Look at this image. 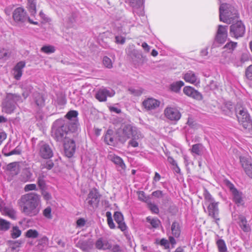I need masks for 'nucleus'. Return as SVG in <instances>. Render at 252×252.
<instances>
[{"mask_svg":"<svg viewBox=\"0 0 252 252\" xmlns=\"http://www.w3.org/2000/svg\"><path fill=\"white\" fill-rule=\"evenodd\" d=\"M142 104L147 111L152 112L159 107L160 102L156 99L151 97L144 100Z\"/></svg>","mask_w":252,"mask_h":252,"instance_id":"nucleus-17","label":"nucleus"},{"mask_svg":"<svg viewBox=\"0 0 252 252\" xmlns=\"http://www.w3.org/2000/svg\"><path fill=\"white\" fill-rule=\"evenodd\" d=\"M204 196L205 200H206V205H207L211 202H216L212 196L207 189H205L204 191Z\"/></svg>","mask_w":252,"mask_h":252,"instance_id":"nucleus-51","label":"nucleus"},{"mask_svg":"<svg viewBox=\"0 0 252 252\" xmlns=\"http://www.w3.org/2000/svg\"><path fill=\"white\" fill-rule=\"evenodd\" d=\"M36 0H27V8L31 15L34 16L36 13Z\"/></svg>","mask_w":252,"mask_h":252,"instance_id":"nucleus-34","label":"nucleus"},{"mask_svg":"<svg viewBox=\"0 0 252 252\" xmlns=\"http://www.w3.org/2000/svg\"><path fill=\"white\" fill-rule=\"evenodd\" d=\"M21 234V231L17 226H13L11 231V237L16 239L19 237Z\"/></svg>","mask_w":252,"mask_h":252,"instance_id":"nucleus-49","label":"nucleus"},{"mask_svg":"<svg viewBox=\"0 0 252 252\" xmlns=\"http://www.w3.org/2000/svg\"><path fill=\"white\" fill-rule=\"evenodd\" d=\"M78 115V112L76 110H70L65 115V117L67 120L65 121L68 123L71 130H76L78 128L79 126Z\"/></svg>","mask_w":252,"mask_h":252,"instance_id":"nucleus-12","label":"nucleus"},{"mask_svg":"<svg viewBox=\"0 0 252 252\" xmlns=\"http://www.w3.org/2000/svg\"><path fill=\"white\" fill-rule=\"evenodd\" d=\"M111 131L108 130L104 136V141L106 144L110 145H113L115 143L113 135L111 134Z\"/></svg>","mask_w":252,"mask_h":252,"instance_id":"nucleus-39","label":"nucleus"},{"mask_svg":"<svg viewBox=\"0 0 252 252\" xmlns=\"http://www.w3.org/2000/svg\"><path fill=\"white\" fill-rule=\"evenodd\" d=\"M115 94V92L106 88L99 89L96 92L95 97L99 101H106L108 96L111 97Z\"/></svg>","mask_w":252,"mask_h":252,"instance_id":"nucleus-16","label":"nucleus"},{"mask_svg":"<svg viewBox=\"0 0 252 252\" xmlns=\"http://www.w3.org/2000/svg\"><path fill=\"white\" fill-rule=\"evenodd\" d=\"M34 103L39 109L42 108L45 104L44 100L42 96L39 94H35Z\"/></svg>","mask_w":252,"mask_h":252,"instance_id":"nucleus-37","label":"nucleus"},{"mask_svg":"<svg viewBox=\"0 0 252 252\" xmlns=\"http://www.w3.org/2000/svg\"><path fill=\"white\" fill-rule=\"evenodd\" d=\"M160 179H161V176L159 175V174L158 173L156 172L155 173V176L153 178V182H152V184L153 185H156V183L158 182L160 180Z\"/></svg>","mask_w":252,"mask_h":252,"instance_id":"nucleus-63","label":"nucleus"},{"mask_svg":"<svg viewBox=\"0 0 252 252\" xmlns=\"http://www.w3.org/2000/svg\"><path fill=\"white\" fill-rule=\"evenodd\" d=\"M155 244L163 246L164 249H168L170 248L169 241L165 238H162L160 240L156 239Z\"/></svg>","mask_w":252,"mask_h":252,"instance_id":"nucleus-43","label":"nucleus"},{"mask_svg":"<svg viewBox=\"0 0 252 252\" xmlns=\"http://www.w3.org/2000/svg\"><path fill=\"white\" fill-rule=\"evenodd\" d=\"M111 160L117 165L119 171L125 170L126 166L121 158L118 156L114 155L112 157Z\"/></svg>","mask_w":252,"mask_h":252,"instance_id":"nucleus-27","label":"nucleus"},{"mask_svg":"<svg viewBox=\"0 0 252 252\" xmlns=\"http://www.w3.org/2000/svg\"><path fill=\"white\" fill-rule=\"evenodd\" d=\"M224 185L229 190L232 196V201L237 206H244L245 201L244 196L242 192L238 190L234 185L228 180L225 179L223 181Z\"/></svg>","mask_w":252,"mask_h":252,"instance_id":"nucleus-6","label":"nucleus"},{"mask_svg":"<svg viewBox=\"0 0 252 252\" xmlns=\"http://www.w3.org/2000/svg\"><path fill=\"white\" fill-rule=\"evenodd\" d=\"M227 26H222L220 25L218 26L217 34L215 37V41L223 44L226 40L227 37Z\"/></svg>","mask_w":252,"mask_h":252,"instance_id":"nucleus-15","label":"nucleus"},{"mask_svg":"<svg viewBox=\"0 0 252 252\" xmlns=\"http://www.w3.org/2000/svg\"><path fill=\"white\" fill-rule=\"evenodd\" d=\"M128 91L131 94L135 96H140L142 94L143 91V89L140 88H130L128 89Z\"/></svg>","mask_w":252,"mask_h":252,"instance_id":"nucleus-52","label":"nucleus"},{"mask_svg":"<svg viewBox=\"0 0 252 252\" xmlns=\"http://www.w3.org/2000/svg\"><path fill=\"white\" fill-rule=\"evenodd\" d=\"M95 247L97 250L106 251L110 250L111 248V244L109 243L108 240L101 237L96 241Z\"/></svg>","mask_w":252,"mask_h":252,"instance_id":"nucleus-24","label":"nucleus"},{"mask_svg":"<svg viewBox=\"0 0 252 252\" xmlns=\"http://www.w3.org/2000/svg\"><path fill=\"white\" fill-rule=\"evenodd\" d=\"M21 153L22 150L21 148L19 146H17L14 149L10 151L9 154H8V155H10V156L13 155H19Z\"/></svg>","mask_w":252,"mask_h":252,"instance_id":"nucleus-57","label":"nucleus"},{"mask_svg":"<svg viewBox=\"0 0 252 252\" xmlns=\"http://www.w3.org/2000/svg\"><path fill=\"white\" fill-rule=\"evenodd\" d=\"M77 15L76 13H73L68 15L65 21V26L67 29L73 28L76 22Z\"/></svg>","mask_w":252,"mask_h":252,"instance_id":"nucleus-26","label":"nucleus"},{"mask_svg":"<svg viewBox=\"0 0 252 252\" xmlns=\"http://www.w3.org/2000/svg\"><path fill=\"white\" fill-rule=\"evenodd\" d=\"M110 250L111 252H123L122 248L118 244H115L113 246L111 245Z\"/></svg>","mask_w":252,"mask_h":252,"instance_id":"nucleus-58","label":"nucleus"},{"mask_svg":"<svg viewBox=\"0 0 252 252\" xmlns=\"http://www.w3.org/2000/svg\"><path fill=\"white\" fill-rule=\"evenodd\" d=\"M245 81L247 85L252 88V64L249 65L245 71Z\"/></svg>","mask_w":252,"mask_h":252,"instance_id":"nucleus-33","label":"nucleus"},{"mask_svg":"<svg viewBox=\"0 0 252 252\" xmlns=\"http://www.w3.org/2000/svg\"><path fill=\"white\" fill-rule=\"evenodd\" d=\"M100 197L101 195L98 190L95 188H93L90 190L86 201L91 207H96L99 203Z\"/></svg>","mask_w":252,"mask_h":252,"instance_id":"nucleus-11","label":"nucleus"},{"mask_svg":"<svg viewBox=\"0 0 252 252\" xmlns=\"http://www.w3.org/2000/svg\"><path fill=\"white\" fill-rule=\"evenodd\" d=\"M38 235L39 233L37 230L30 229L26 232L25 236L27 238L34 239L37 238Z\"/></svg>","mask_w":252,"mask_h":252,"instance_id":"nucleus-44","label":"nucleus"},{"mask_svg":"<svg viewBox=\"0 0 252 252\" xmlns=\"http://www.w3.org/2000/svg\"><path fill=\"white\" fill-rule=\"evenodd\" d=\"M204 147L202 144L198 143L192 146L191 152L193 156H201L203 153Z\"/></svg>","mask_w":252,"mask_h":252,"instance_id":"nucleus-32","label":"nucleus"},{"mask_svg":"<svg viewBox=\"0 0 252 252\" xmlns=\"http://www.w3.org/2000/svg\"><path fill=\"white\" fill-rule=\"evenodd\" d=\"M165 117L169 120L176 123L181 118V113L175 107H166L164 111Z\"/></svg>","mask_w":252,"mask_h":252,"instance_id":"nucleus-9","label":"nucleus"},{"mask_svg":"<svg viewBox=\"0 0 252 252\" xmlns=\"http://www.w3.org/2000/svg\"><path fill=\"white\" fill-rule=\"evenodd\" d=\"M184 93L187 95L198 100H201L203 98L202 94L194 88L190 86H186L183 89Z\"/></svg>","mask_w":252,"mask_h":252,"instance_id":"nucleus-19","label":"nucleus"},{"mask_svg":"<svg viewBox=\"0 0 252 252\" xmlns=\"http://www.w3.org/2000/svg\"><path fill=\"white\" fill-rule=\"evenodd\" d=\"M149 208L150 210L155 214H158L159 213V209L158 206L154 204H151L149 205Z\"/></svg>","mask_w":252,"mask_h":252,"instance_id":"nucleus-61","label":"nucleus"},{"mask_svg":"<svg viewBox=\"0 0 252 252\" xmlns=\"http://www.w3.org/2000/svg\"><path fill=\"white\" fill-rule=\"evenodd\" d=\"M14 21L19 24L24 23L27 21L28 15L26 10L21 7L16 8L13 12Z\"/></svg>","mask_w":252,"mask_h":252,"instance_id":"nucleus-14","label":"nucleus"},{"mask_svg":"<svg viewBox=\"0 0 252 252\" xmlns=\"http://www.w3.org/2000/svg\"><path fill=\"white\" fill-rule=\"evenodd\" d=\"M43 175H39L37 179V183L40 188H44L45 185Z\"/></svg>","mask_w":252,"mask_h":252,"instance_id":"nucleus-56","label":"nucleus"},{"mask_svg":"<svg viewBox=\"0 0 252 252\" xmlns=\"http://www.w3.org/2000/svg\"><path fill=\"white\" fill-rule=\"evenodd\" d=\"M11 223L9 221L2 219H0V230L7 231L10 227Z\"/></svg>","mask_w":252,"mask_h":252,"instance_id":"nucleus-40","label":"nucleus"},{"mask_svg":"<svg viewBox=\"0 0 252 252\" xmlns=\"http://www.w3.org/2000/svg\"><path fill=\"white\" fill-rule=\"evenodd\" d=\"M75 131L71 130L68 123L62 119L55 121L52 126V136L57 141L63 143L65 154L68 158L72 157L75 151V143L72 138Z\"/></svg>","mask_w":252,"mask_h":252,"instance_id":"nucleus-1","label":"nucleus"},{"mask_svg":"<svg viewBox=\"0 0 252 252\" xmlns=\"http://www.w3.org/2000/svg\"><path fill=\"white\" fill-rule=\"evenodd\" d=\"M240 162L245 173L252 179V163L247 158L244 157H240Z\"/></svg>","mask_w":252,"mask_h":252,"instance_id":"nucleus-18","label":"nucleus"},{"mask_svg":"<svg viewBox=\"0 0 252 252\" xmlns=\"http://www.w3.org/2000/svg\"><path fill=\"white\" fill-rule=\"evenodd\" d=\"M183 78L186 82L194 84L199 83V79L196 74L191 70L188 71L186 73L184 74Z\"/></svg>","mask_w":252,"mask_h":252,"instance_id":"nucleus-25","label":"nucleus"},{"mask_svg":"<svg viewBox=\"0 0 252 252\" xmlns=\"http://www.w3.org/2000/svg\"><path fill=\"white\" fill-rule=\"evenodd\" d=\"M43 215L47 219H51L52 218L51 208L50 207L46 208L43 212Z\"/></svg>","mask_w":252,"mask_h":252,"instance_id":"nucleus-55","label":"nucleus"},{"mask_svg":"<svg viewBox=\"0 0 252 252\" xmlns=\"http://www.w3.org/2000/svg\"><path fill=\"white\" fill-rule=\"evenodd\" d=\"M55 48L52 45L43 46L41 48V51L47 54H50L55 52Z\"/></svg>","mask_w":252,"mask_h":252,"instance_id":"nucleus-45","label":"nucleus"},{"mask_svg":"<svg viewBox=\"0 0 252 252\" xmlns=\"http://www.w3.org/2000/svg\"><path fill=\"white\" fill-rule=\"evenodd\" d=\"M37 186L34 184H28L26 185L24 187V190L26 192H28L32 190H37Z\"/></svg>","mask_w":252,"mask_h":252,"instance_id":"nucleus-54","label":"nucleus"},{"mask_svg":"<svg viewBox=\"0 0 252 252\" xmlns=\"http://www.w3.org/2000/svg\"><path fill=\"white\" fill-rule=\"evenodd\" d=\"M22 101L21 96L18 94L8 93L2 102V111L7 114H11L15 109L18 102Z\"/></svg>","mask_w":252,"mask_h":252,"instance_id":"nucleus-5","label":"nucleus"},{"mask_svg":"<svg viewBox=\"0 0 252 252\" xmlns=\"http://www.w3.org/2000/svg\"><path fill=\"white\" fill-rule=\"evenodd\" d=\"M131 59L136 68L141 67L147 62L146 56H143L142 52L137 50H134L131 53Z\"/></svg>","mask_w":252,"mask_h":252,"instance_id":"nucleus-13","label":"nucleus"},{"mask_svg":"<svg viewBox=\"0 0 252 252\" xmlns=\"http://www.w3.org/2000/svg\"><path fill=\"white\" fill-rule=\"evenodd\" d=\"M114 218L115 221L118 223V227L121 229V231L125 232L127 230V226L124 221V217L123 214L120 212H115L114 214Z\"/></svg>","mask_w":252,"mask_h":252,"instance_id":"nucleus-23","label":"nucleus"},{"mask_svg":"<svg viewBox=\"0 0 252 252\" xmlns=\"http://www.w3.org/2000/svg\"><path fill=\"white\" fill-rule=\"evenodd\" d=\"M152 195L156 198H159L163 196V193L162 191L157 190L155 191H153L152 193Z\"/></svg>","mask_w":252,"mask_h":252,"instance_id":"nucleus-62","label":"nucleus"},{"mask_svg":"<svg viewBox=\"0 0 252 252\" xmlns=\"http://www.w3.org/2000/svg\"><path fill=\"white\" fill-rule=\"evenodd\" d=\"M233 107L232 102H227L225 103L222 109L225 115H229L231 113Z\"/></svg>","mask_w":252,"mask_h":252,"instance_id":"nucleus-42","label":"nucleus"},{"mask_svg":"<svg viewBox=\"0 0 252 252\" xmlns=\"http://www.w3.org/2000/svg\"><path fill=\"white\" fill-rule=\"evenodd\" d=\"M106 217H107V223L108 224L109 227L111 229H114L115 228V225L112 219L111 213L109 211H107L106 213Z\"/></svg>","mask_w":252,"mask_h":252,"instance_id":"nucleus-48","label":"nucleus"},{"mask_svg":"<svg viewBox=\"0 0 252 252\" xmlns=\"http://www.w3.org/2000/svg\"><path fill=\"white\" fill-rule=\"evenodd\" d=\"M54 165V163L51 160H49L43 162L40 165V168L41 169H47L48 170H51L53 167Z\"/></svg>","mask_w":252,"mask_h":252,"instance_id":"nucleus-47","label":"nucleus"},{"mask_svg":"<svg viewBox=\"0 0 252 252\" xmlns=\"http://www.w3.org/2000/svg\"><path fill=\"white\" fill-rule=\"evenodd\" d=\"M138 198L139 200L145 201L147 199L145 193L143 191H140L138 192Z\"/></svg>","mask_w":252,"mask_h":252,"instance_id":"nucleus-64","label":"nucleus"},{"mask_svg":"<svg viewBox=\"0 0 252 252\" xmlns=\"http://www.w3.org/2000/svg\"><path fill=\"white\" fill-rule=\"evenodd\" d=\"M145 0H126L130 5L133 8L140 7L142 6Z\"/></svg>","mask_w":252,"mask_h":252,"instance_id":"nucleus-41","label":"nucleus"},{"mask_svg":"<svg viewBox=\"0 0 252 252\" xmlns=\"http://www.w3.org/2000/svg\"><path fill=\"white\" fill-rule=\"evenodd\" d=\"M118 133L119 140L123 143L131 137L142 138L143 137L141 132L136 127L130 124L122 125L118 130Z\"/></svg>","mask_w":252,"mask_h":252,"instance_id":"nucleus-3","label":"nucleus"},{"mask_svg":"<svg viewBox=\"0 0 252 252\" xmlns=\"http://www.w3.org/2000/svg\"><path fill=\"white\" fill-rule=\"evenodd\" d=\"M26 66V63L24 61H20L16 63L13 69L12 74L14 78L17 80H19L22 75L23 69Z\"/></svg>","mask_w":252,"mask_h":252,"instance_id":"nucleus-21","label":"nucleus"},{"mask_svg":"<svg viewBox=\"0 0 252 252\" xmlns=\"http://www.w3.org/2000/svg\"><path fill=\"white\" fill-rule=\"evenodd\" d=\"M245 32V26L241 21H238L230 27V34L236 38L243 36Z\"/></svg>","mask_w":252,"mask_h":252,"instance_id":"nucleus-8","label":"nucleus"},{"mask_svg":"<svg viewBox=\"0 0 252 252\" xmlns=\"http://www.w3.org/2000/svg\"><path fill=\"white\" fill-rule=\"evenodd\" d=\"M132 139L128 142V145L132 147L135 148L138 146V143L137 140L141 139V138H134L131 137Z\"/></svg>","mask_w":252,"mask_h":252,"instance_id":"nucleus-59","label":"nucleus"},{"mask_svg":"<svg viewBox=\"0 0 252 252\" xmlns=\"http://www.w3.org/2000/svg\"><path fill=\"white\" fill-rule=\"evenodd\" d=\"M5 214L9 218L13 220H15L17 218L16 211L12 208H6L5 210Z\"/></svg>","mask_w":252,"mask_h":252,"instance_id":"nucleus-50","label":"nucleus"},{"mask_svg":"<svg viewBox=\"0 0 252 252\" xmlns=\"http://www.w3.org/2000/svg\"><path fill=\"white\" fill-rule=\"evenodd\" d=\"M171 231L173 235L175 237L178 238L179 237L181 233V230L179 224L177 222L174 221L172 223L171 225Z\"/></svg>","mask_w":252,"mask_h":252,"instance_id":"nucleus-36","label":"nucleus"},{"mask_svg":"<svg viewBox=\"0 0 252 252\" xmlns=\"http://www.w3.org/2000/svg\"><path fill=\"white\" fill-rule=\"evenodd\" d=\"M10 55L8 50L3 48H0V60H7Z\"/></svg>","mask_w":252,"mask_h":252,"instance_id":"nucleus-46","label":"nucleus"},{"mask_svg":"<svg viewBox=\"0 0 252 252\" xmlns=\"http://www.w3.org/2000/svg\"><path fill=\"white\" fill-rule=\"evenodd\" d=\"M219 10L220 21L226 24H230L238 17L237 10L229 4H221Z\"/></svg>","mask_w":252,"mask_h":252,"instance_id":"nucleus-4","label":"nucleus"},{"mask_svg":"<svg viewBox=\"0 0 252 252\" xmlns=\"http://www.w3.org/2000/svg\"><path fill=\"white\" fill-rule=\"evenodd\" d=\"M126 41V38L124 37L117 35L115 36V42L117 44H123Z\"/></svg>","mask_w":252,"mask_h":252,"instance_id":"nucleus-60","label":"nucleus"},{"mask_svg":"<svg viewBox=\"0 0 252 252\" xmlns=\"http://www.w3.org/2000/svg\"><path fill=\"white\" fill-rule=\"evenodd\" d=\"M236 113L239 123L245 129L249 128L252 125V120L247 110L244 108H238Z\"/></svg>","mask_w":252,"mask_h":252,"instance_id":"nucleus-7","label":"nucleus"},{"mask_svg":"<svg viewBox=\"0 0 252 252\" xmlns=\"http://www.w3.org/2000/svg\"><path fill=\"white\" fill-rule=\"evenodd\" d=\"M6 169L13 175H16L20 172V166L18 162H13L9 163Z\"/></svg>","mask_w":252,"mask_h":252,"instance_id":"nucleus-29","label":"nucleus"},{"mask_svg":"<svg viewBox=\"0 0 252 252\" xmlns=\"http://www.w3.org/2000/svg\"><path fill=\"white\" fill-rule=\"evenodd\" d=\"M238 220L239 226L244 232L248 233L251 231V225L249 223L244 216L242 215H239Z\"/></svg>","mask_w":252,"mask_h":252,"instance_id":"nucleus-22","label":"nucleus"},{"mask_svg":"<svg viewBox=\"0 0 252 252\" xmlns=\"http://www.w3.org/2000/svg\"><path fill=\"white\" fill-rule=\"evenodd\" d=\"M77 247L84 252H88L93 248V244L88 241H79Z\"/></svg>","mask_w":252,"mask_h":252,"instance_id":"nucleus-31","label":"nucleus"},{"mask_svg":"<svg viewBox=\"0 0 252 252\" xmlns=\"http://www.w3.org/2000/svg\"><path fill=\"white\" fill-rule=\"evenodd\" d=\"M17 203L21 212L25 216H36L40 210V197L37 193L31 192L22 195Z\"/></svg>","mask_w":252,"mask_h":252,"instance_id":"nucleus-2","label":"nucleus"},{"mask_svg":"<svg viewBox=\"0 0 252 252\" xmlns=\"http://www.w3.org/2000/svg\"><path fill=\"white\" fill-rule=\"evenodd\" d=\"M184 86V83L182 81H178L172 83L170 85V89L175 93H178L181 88Z\"/></svg>","mask_w":252,"mask_h":252,"instance_id":"nucleus-35","label":"nucleus"},{"mask_svg":"<svg viewBox=\"0 0 252 252\" xmlns=\"http://www.w3.org/2000/svg\"><path fill=\"white\" fill-rule=\"evenodd\" d=\"M216 238V244L217 246L219 252H229L226 243L224 240L220 238L218 235Z\"/></svg>","mask_w":252,"mask_h":252,"instance_id":"nucleus-28","label":"nucleus"},{"mask_svg":"<svg viewBox=\"0 0 252 252\" xmlns=\"http://www.w3.org/2000/svg\"><path fill=\"white\" fill-rule=\"evenodd\" d=\"M103 63L105 66L108 68H111L112 67V63L111 60L107 57V56H105L103 59Z\"/></svg>","mask_w":252,"mask_h":252,"instance_id":"nucleus-53","label":"nucleus"},{"mask_svg":"<svg viewBox=\"0 0 252 252\" xmlns=\"http://www.w3.org/2000/svg\"><path fill=\"white\" fill-rule=\"evenodd\" d=\"M37 146L39 155L42 158L49 159L53 157V151L48 144L41 141L38 144Z\"/></svg>","mask_w":252,"mask_h":252,"instance_id":"nucleus-10","label":"nucleus"},{"mask_svg":"<svg viewBox=\"0 0 252 252\" xmlns=\"http://www.w3.org/2000/svg\"><path fill=\"white\" fill-rule=\"evenodd\" d=\"M207 205L209 216H211L216 220H219L220 219L218 218L219 212L218 208V202H211Z\"/></svg>","mask_w":252,"mask_h":252,"instance_id":"nucleus-20","label":"nucleus"},{"mask_svg":"<svg viewBox=\"0 0 252 252\" xmlns=\"http://www.w3.org/2000/svg\"><path fill=\"white\" fill-rule=\"evenodd\" d=\"M237 46V43L235 42H233L231 41L227 43L223 47V48L226 49L227 50H228V51L227 52L226 51L223 52L222 53V55L223 56H225L226 54L231 55L232 54L233 51L236 48Z\"/></svg>","mask_w":252,"mask_h":252,"instance_id":"nucleus-30","label":"nucleus"},{"mask_svg":"<svg viewBox=\"0 0 252 252\" xmlns=\"http://www.w3.org/2000/svg\"><path fill=\"white\" fill-rule=\"evenodd\" d=\"M147 221L149 222L153 228H157L161 225V222L157 218H151L150 217H148L146 218Z\"/></svg>","mask_w":252,"mask_h":252,"instance_id":"nucleus-38","label":"nucleus"}]
</instances>
